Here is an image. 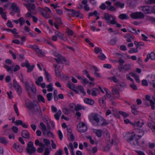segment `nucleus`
I'll return each instance as SVG.
<instances>
[{"label": "nucleus", "mask_w": 155, "mask_h": 155, "mask_svg": "<svg viewBox=\"0 0 155 155\" xmlns=\"http://www.w3.org/2000/svg\"><path fill=\"white\" fill-rule=\"evenodd\" d=\"M119 113L123 116L124 118L127 117L129 115L127 113L122 111H120L119 112Z\"/></svg>", "instance_id": "47"}, {"label": "nucleus", "mask_w": 155, "mask_h": 155, "mask_svg": "<svg viewBox=\"0 0 155 155\" xmlns=\"http://www.w3.org/2000/svg\"><path fill=\"white\" fill-rule=\"evenodd\" d=\"M25 102L27 107L29 110H31V107L33 104V102L32 103L30 100L27 99L25 100Z\"/></svg>", "instance_id": "15"}, {"label": "nucleus", "mask_w": 155, "mask_h": 155, "mask_svg": "<svg viewBox=\"0 0 155 155\" xmlns=\"http://www.w3.org/2000/svg\"><path fill=\"white\" fill-rule=\"evenodd\" d=\"M37 98L39 101H41L43 103H45V101L43 96L41 95H38L37 96Z\"/></svg>", "instance_id": "41"}, {"label": "nucleus", "mask_w": 155, "mask_h": 155, "mask_svg": "<svg viewBox=\"0 0 155 155\" xmlns=\"http://www.w3.org/2000/svg\"><path fill=\"white\" fill-rule=\"evenodd\" d=\"M31 91L34 94L36 93V90L35 85L32 84L31 87L30 88Z\"/></svg>", "instance_id": "49"}, {"label": "nucleus", "mask_w": 155, "mask_h": 155, "mask_svg": "<svg viewBox=\"0 0 155 155\" xmlns=\"http://www.w3.org/2000/svg\"><path fill=\"white\" fill-rule=\"evenodd\" d=\"M40 107L38 103L35 101H33V105L31 107V110H29V113L31 114H34L40 109Z\"/></svg>", "instance_id": "3"}, {"label": "nucleus", "mask_w": 155, "mask_h": 155, "mask_svg": "<svg viewBox=\"0 0 155 155\" xmlns=\"http://www.w3.org/2000/svg\"><path fill=\"white\" fill-rule=\"evenodd\" d=\"M26 150L27 152L29 154H32L33 153L35 152L36 151V148L33 147H30V151L29 152L28 151L27 148H26Z\"/></svg>", "instance_id": "23"}, {"label": "nucleus", "mask_w": 155, "mask_h": 155, "mask_svg": "<svg viewBox=\"0 0 155 155\" xmlns=\"http://www.w3.org/2000/svg\"><path fill=\"white\" fill-rule=\"evenodd\" d=\"M112 18V19L110 21V22L108 21H107V22L108 23H110L111 24H115L117 22L116 21V18L114 17V16Z\"/></svg>", "instance_id": "51"}, {"label": "nucleus", "mask_w": 155, "mask_h": 155, "mask_svg": "<svg viewBox=\"0 0 155 155\" xmlns=\"http://www.w3.org/2000/svg\"><path fill=\"white\" fill-rule=\"evenodd\" d=\"M94 52L96 54H98L99 52L100 53L102 52V49L98 47H95L94 49Z\"/></svg>", "instance_id": "55"}, {"label": "nucleus", "mask_w": 155, "mask_h": 155, "mask_svg": "<svg viewBox=\"0 0 155 155\" xmlns=\"http://www.w3.org/2000/svg\"><path fill=\"white\" fill-rule=\"evenodd\" d=\"M102 117L97 113H93L88 116V118L90 122L93 120L95 121L98 123L100 121V119L101 120Z\"/></svg>", "instance_id": "2"}, {"label": "nucleus", "mask_w": 155, "mask_h": 155, "mask_svg": "<svg viewBox=\"0 0 155 155\" xmlns=\"http://www.w3.org/2000/svg\"><path fill=\"white\" fill-rule=\"evenodd\" d=\"M117 41V38H114L110 41V44L112 45H114Z\"/></svg>", "instance_id": "56"}, {"label": "nucleus", "mask_w": 155, "mask_h": 155, "mask_svg": "<svg viewBox=\"0 0 155 155\" xmlns=\"http://www.w3.org/2000/svg\"><path fill=\"white\" fill-rule=\"evenodd\" d=\"M101 120L103 121V123L101 124V126L106 125L109 124V123H108L107 120L103 117L101 118Z\"/></svg>", "instance_id": "57"}, {"label": "nucleus", "mask_w": 155, "mask_h": 155, "mask_svg": "<svg viewBox=\"0 0 155 155\" xmlns=\"http://www.w3.org/2000/svg\"><path fill=\"white\" fill-rule=\"evenodd\" d=\"M104 136L106 139V142L107 145L106 148L109 150L111 146L113 144V139H112L111 141H110V136L109 133L107 130H105L104 132Z\"/></svg>", "instance_id": "1"}, {"label": "nucleus", "mask_w": 155, "mask_h": 155, "mask_svg": "<svg viewBox=\"0 0 155 155\" xmlns=\"http://www.w3.org/2000/svg\"><path fill=\"white\" fill-rule=\"evenodd\" d=\"M43 143L45 147H46V148H48L49 147H50V142L48 139H44L43 140Z\"/></svg>", "instance_id": "17"}, {"label": "nucleus", "mask_w": 155, "mask_h": 155, "mask_svg": "<svg viewBox=\"0 0 155 155\" xmlns=\"http://www.w3.org/2000/svg\"><path fill=\"white\" fill-rule=\"evenodd\" d=\"M106 99V96L105 95H104L103 97L100 98L99 100L100 105L104 108H105L106 106L105 101Z\"/></svg>", "instance_id": "12"}, {"label": "nucleus", "mask_w": 155, "mask_h": 155, "mask_svg": "<svg viewBox=\"0 0 155 155\" xmlns=\"http://www.w3.org/2000/svg\"><path fill=\"white\" fill-rule=\"evenodd\" d=\"M43 81V78L42 76L39 77L38 79L35 81L36 84L38 86H40L41 82Z\"/></svg>", "instance_id": "32"}, {"label": "nucleus", "mask_w": 155, "mask_h": 155, "mask_svg": "<svg viewBox=\"0 0 155 155\" xmlns=\"http://www.w3.org/2000/svg\"><path fill=\"white\" fill-rule=\"evenodd\" d=\"M119 18L120 19L122 20L126 19L128 18V15L125 14H120L119 16Z\"/></svg>", "instance_id": "31"}, {"label": "nucleus", "mask_w": 155, "mask_h": 155, "mask_svg": "<svg viewBox=\"0 0 155 155\" xmlns=\"http://www.w3.org/2000/svg\"><path fill=\"white\" fill-rule=\"evenodd\" d=\"M39 11L40 12V13L41 15L45 18L47 19L51 17L50 15L48 13L47 11L44 9L40 8Z\"/></svg>", "instance_id": "8"}, {"label": "nucleus", "mask_w": 155, "mask_h": 155, "mask_svg": "<svg viewBox=\"0 0 155 155\" xmlns=\"http://www.w3.org/2000/svg\"><path fill=\"white\" fill-rule=\"evenodd\" d=\"M68 137L70 141H73L74 140V137L73 134H68Z\"/></svg>", "instance_id": "39"}, {"label": "nucleus", "mask_w": 155, "mask_h": 155, "mask_svg": "<svg viewBox=\"0 0 155 155\" xmlns=\"http://www.w3.org/2000/svg\"><path fill=\"white\" fill-rule=\"evenodd\" d=\"M131 68V66L130 64H125L123 66V69L126 71H127L130 70Z\"/></svg>", "instance_id": "37"}, {"label": "nucleus", "mask_w": 155, "mask_h": 155, "mask_svg": "<svg viewBox=\"0 0 155 155\" xmlns=\"http://www.w3.org/2000/svg\"><path fill=\"white\" fill-rule=\"evenodd\" d=\"M114 5L116 7H120L121 8H123L124 7V4L123 3H121L119 1H118L114 4Z\"/></svg>", "instance_id": "20"}, {"label": "nucleus", "mask_w": 155, "mask_h": 155, "mask_svg": "<svg viewBox=\"0 0 155 155\" xmlns=\"http://www.w3.org/2000/svg\"><path fill=\"white\" fill-rule=\"evenodd\" d=\"M27 146L26 148H27L28 151L29 152L30 151V147H33V143L31 141H29L28 142L27 144Z\"/></svg>", "instance_id": "38"}, {"label": "nucleus", "mask_w": 155, "mask_h": 155, "mask_svg": "<svg viewBox=\"0 0 155 155\" xmlns=\"http://www.w3.org/2000/svg\"><path fill=\"white\" fill-rule=\"evenodd\" d=\"M84 102L86 104L90 105H93L94 104V101L89 98H85L84 100Z\"/></svg>", "instance_id": "16"}, {"label": "nucleus", "mask_w": 155, "mask_h": 155, "mask_svg": "<svg viewBox=\"0 0 155 155\" xmlns=\"http://www.w3.org/2000/svg\"><path fill=\"white\" fill-rule=\"evenodd\" d=\"M97 14H98L99 15H100V13H98L97 12L96 10H95L93 12L89 13L88 16L90 17L93 15H95V16H97L96 15Z\"/></svg>", "instance_id": "46"}, {"label": "nucleus", "mask_w": 155, "mask_h": 155, "mask_svg": "<svg viewBox=\"0 0 155 155\" xmlns=\"http://www.w3.org/2000/svg\"><path fill=\"white\" fill-rule=\"evenodd\" d=\"M43 41L44 42L49 45L50 46L54 47V45L51 43V42L49 41L48 40L44 39Z\"/></svg>", "instance_id": "54"}, {"label": "nucleus", "mask_w": 155, "mask_h": 155, "mask_svg": "<svg viewBox=\"0 0 155 155\" xmlns=\"http://www.w3.org/2000/svg\"><path fill=\"white\" fill-rule=\"evenodd\" d=\"M52 84L51 83L47 85L46 86V87L48 88L47 91H51L53 90L52 88Z\"/></svg>", "instance_id": "43"}, {"label": "nucleus", "mask_w": 155, "mask_h": 155, "mask_svg": "<svg viewBox=\"0 0 155 155\" xmlns=\"http://www.w3.org/2000/svg\"><path fill=\"white\" fill-rule=\"evenodd\" d=\"M22 137L28 139L30 137V135L28 131L26 130H23L21 133Z\"/></svg>", "instance_id": "13"}, {"label": "nucleus", "mask_w": 155, "mask_h": 155, "mask_svg": "<svg viewBox=\"0 0 155 155\" xmlns=\"http://www.w3.org/2000/svg\"><path fill=\"white\" fill-rule=\"evenodd\" d=\"M67 86L70 89L72 90H74L76 88L75 87V85L74 84H72L70 81L68 82V83L67 85Z\"/></svg>", "instance_id": "28"}, {"label": "nucleus", "mask_w": 155, "mask_h": 155, "mask_svg": "<svg viewBox=\"0 0 155 155\" xmlns=\"http://www.w3.org/2000/svg\"><path fill=\"white\" fill-rule=\"evenodd\" d=\"M13 87L17 89V92H18L19 94L21 93V89L19 85H17V86H16V87Z\"/></svg>", "instance_id": "58"}, {"label": "nucleus", "mask_w": 155, "mask_h": 155, "mask_svg": "<svg viewBox=\"0 0 155 155\" xmlns=\"http://www.w3.org/2000/svg\"><path fill=\"white\" fill-rule=\"evenodd\" d=\"M136 137V135L135 134H133L131 133H127L125 136L124 138L128 142H130L131 141L135 139Z\"/></svg>", "instance_id": "5"}, {"label": "nucleus", "mask_w": 155, "mask_h": 155, "mask_svg": "<svg viewBox=\"0 0 155 155\" xmlns=\"http://www.w3.org/2000/svg\"><path fill=\"white\" fill-rule=\"evenodd\" d=\"M148 126L152 130L153 132H155V123L150 122L148 123Z\"/></svg>", "instance_id": "19"}, {"label": "nucleus", "mask_w": 155, "mask_h": 155, "mask_svg": "<svg viewBox=\"0 0 155 155\" xmlns=\"http://www.w3.org/2000/svg\"><path fill=\"white\" fill-rule=\"evenodd\" d=\"M35 8V6L34 4L30 3L27 8L29 11L31 12V10H34Z\"/></svg>", "instance_id": "30"}, {"label": "nucleus", "mask_w": 155, "mask_h": 155, "mask_svg": "<svg viewBox=\"0 0 155 155\" xmlns=\"http://www.w3.org/2000/svg\"><path fill=\"white\" fill-rule=\"evenodd\" d=\"M113 17V16L109 15V14L107 13H105L104 15V18L107 21H110L111 18H112Z\"/></svg>", "instance_id": "25"}, {"label": "nucleus", "mask_w": 155, "mask_h": 155, "mask_svg": "<svg viewBox=\"0 0 155 155\" xmlns=\"http://www.w3.org/2000/svg\"><path fill=\"white\" fill-rule=\"evenodd\" d=\"M45 74L46 78L47 81L48 82L51 81V80H50L51 79V78L50 74L48 72H46V73H45Z\"/></svg>", "instance_id": "42"}, {"label": "nucleus", "mask_w": 155, "mask_h": 155, "mask_svg": "<svg viewBox=\"0 0 155 155\" xmlns=\"http://www.w3.org/2000/svg\"><path fill=\"white\" fill-rule=\"evenodd\" d=\"M11 8L13 12L19 13L20 10L17 5L14 2L12 3L11 5Z\"/></svg>", "instance_id": "11"}, {"label": "nucleus", "mask_w": 155, "mask_h": 155, "mask_svg": "<svg viewBox=\"0 0 155 155\" xmlns=\"http://www.w3.org/2000/svg\"><path fill=\"white\" fill-rule=\"evenodd\" d=\"M0 143L6 145L7 144L8 142L5 138L0 136Z\"/></svg>", "instance_id": "29"}, {"label": "nucleus", "mask_w": 155, "mask_h": 155, "mask_svg": "<svg viewBox=\"0 0 155 155\" xmlns=\"http://www.w3.org/2000/svg\"><path fill=\"white\" fill-rule=\"evenodd\" d=\"M13 147L19 153H21L23 151V148L18 143H15L13 145Z\"/></svg>", "instance_id": "9"}, {"label": "nucleus", "mask_w": 155, "mask_h": 155, "mask_svg": "<svg viewBox=\"0 0 155 155\" xmlns=\"http://www.w3.org/2000/svg\"><path fill=\"white\" fill-rule=\"evenodd\" d=\"M142 10L145 14H148L150 13V10L147 6H145L143 7Z\"/></svg>", "instance_id": "21"}, {"label": "nucleus", "mask_w": 155, "mask_h": 155, "mask_svg": "<svg viewBox=\"0 0 155 155\" xmlns=\"http://www.w3.org/2000/svg\"><path fill=\"white\" fill-rule=\"evenodd\" d=\"M57 23L60 25H62V21L61 19L59 17H56L55 18Z\"/></svg>", "instance_id": "61"}, {"label": "nucleus", "mask_w": 155, "mask_h": 155, "mask_svg": "<svg viewBox=\"0 0 155 155\" xmlns=\"http://www.w3.org/2000/svg\"><path fill=\"white\" fill-rule=\"evenodd\" d=\"M78 130L80 133H84L86 131L87 127L83 122L79 123L77 126Z\"/></svg>", "instance_id": "6"}, {"label": "nucleus", "mask_w": 155, "mask_h": 155, "mask_svg": "<svg viewBox=\"0 0 155 155\" xmlns=\"http://www.w3.org/2000/svg\"><path fill=\"white\" fill-rule=\"evenodd\" d=\"M130 16L135 19H142L144 18V15L140 12L132 13L131 14Z\"/></svg>", "instance_id": "4"}, {"label": "nucleus", "mask_w": 155, "mask_h": 155, "mask_svg": "<svg viewBox=\"0 0 155 155\" xmlns=\"http://www.w3.org/2000/svg\"><path fill=\"white\" fill-rule=\"evenodd\" d=\"M147 55L149 56V58L151 59H155V54L153 52H152L150 54H148Z\"/></svg>", "instance_id": "40"}, {"label": "nucleus", "mask_w": 155, "mask_h": 155, "mask_svg": "<svg viewBox=\"0 0 155 155\" xmlns=\"http://www.w3.org/2000/svg\"><path fill=\"white\" fill-rule=\"evenodd\" d=\"M63 154V151L62 150L60 149H59L58 150H57L55 153L54 155H62Z\"/></svg>", "instance_id": "64"}, {"label": "nucleus", "mask_w": 155, "mask_h": 155, "mask_svg": "<svg viewBox=\"0 0 155 155\" xmlns=\"http://www.w3.org/2000/svg\"><path fill=\"white\" fill-rule=\"evenodd\" d=\"M28 67H27L28 68L27 72H31L32 70H33L35 65H33L32 66H31L30 64L29 66H28Z\"/></svg>", "instance_id": "48"}, {"label": "nucleus", "mask_w": 155, "mask_h": 155, "mask_svg": "<svg viewBox=\"0 0 155 155\" xmlns=\"http://www.w3.org/2000/svg\"><path fill=\"white\" fill-rule=\"evenodd\" d=\"M61 114V112L60 110H59L58 113L54 115V117L55 118L58 120L59 119L60 115Z\"/></svg>", "instance_id": "36"}, {"label": "nucleus", "mask_w": 155, "mask_h": 155, "mask_svg": "<svg viewBox=\"0 0 155 155\" xmlns=\"http://www.w3.org/2000/svg\"><path fill=\"white\" fill-rule=\"evenodd\" d=\"M75 109L76 111H78V110L81 109L84 110L85 109V107L80 104H78L77 106L75 107Z\"/></svg>", "instance_id": "35"}, {"label": "nucleus", "mask_w": 155, "mask_h": 155, "mask_svg": "<svg viewBox=\"0 0 155 155\" xmlns=\"http://www.w3.org/2000/svg\"><path fill=\"white\" fill-rule=\"evenodd\" d=\"M36 50L38 54H40L41 55H44V52L42 51V50L40 49L38 47L36 48Z\"/></svg>", "instance_id": "50"}, {"label": "nucleus", "mask_w": 155, "mask_h": 155, "mask_svg": "<svg viewBox=\"0 0 155 155\" xmlns=\"http://www.w3.org/2000/svg\"><path fill=\"white\" fill-rule=\"evenodd\" d=\"M70 110H68L67 108H63V112L66 114H69L70 113Z\"/></svg>", "instance_id": "63"}, {"label": "nucleus", "mask_w": 155, "mask_h": 155, "mask_svg": "<svg viewBox=\"0 0 155 155\" xmlns=\"http://www.w3.org/2000/svg\"><path fill=\"white\" fill-rule=\"evenodd\" d=\"M132 113L135 115L138 114V111L137 110V109L134 105H133L131 106Z\"/></svg>", "instance_id": "24"}, {"label": "nucleus", "mask_w": 155, "mask_h": 155, "mask_svg": "<svg viewBox=\"0 0 155 155\" xmlns=\"http://www.w3.org/2000/svg\"><path fill=\"white\" fill-rule=\"evenodd\" d=\"M93 132L95 133L96 136L98 137H101L102 136V131L101 130H95Z\"/></svg>", "instance_id": "22"}, {"label": "nucleus", "mask_w": 155, "mask_h": 155, "mask_svg": "<svg viewBox=\"0 0 155 155\" xmlns=\"http://www.w3.org/2000/svg\"><path fill=\"white\" fill-rule=\"evenodd\" d=\"M98 58L101 60H104L106 58L104 54L101 52L99 54L98 56Z\"/></svg>", "instance_id": "33"}, {"label": "nucleus", "mask_w": 155, "mask_h": 155, "mask_svg": "<svg viewBox=\"0 0 155 155\" xmlns=\"http://www.w3.org/2000/svg\"><path fill=\"white\" fill-rule=\"evenodd\" d=\"M57 58H54V59L58 64L62 63V61L66 62L67 60L65 57L58 54L56 56Z\"/></svg>", "instance_id": "7"}, {"label": "nucleus", "mask_w": 155, "mask_h": 155, "mask_svg": "<svg viewBox=\"0 0 155 155\" xmlns=\"http://www.w3.org/2000/svg\"><path fill=\"white\" fill-rule=\"evenodd\" d=\"M4 67L9 72L11 73H12V68H11V66H9L6 64H5Z\"/></svg>", "instance_id": "34"}, {"label": "nucleus", "mask_w": 155, "mask_h": 155, "mask_svg": "<svg viewBox=\"0 0 155 155\" xmlns=\"http://www.w3.org/2000/svg\"><path fill=\"white\" fill-rule=\"evenodd\" d=\"M107 9L110 11H115L116 10V8L110 5L109 6L107 7Z\"/></svg>", "instance_id": "59"}, {"label": "nucleus", "mask_w": 155, "mask_h": 155, "mask_svg": "<svg viewBox=\"0 0 155 155\" xmlns=\"http://www.w3.org/2000/svg\"><path fill=\"white\" fill-rule=\"evenodd\" d=\"M108 78L110 80L113 81L115 83H117L120 82V80L115 76L109 77Z\"/></svg>", "instance_id": "26"}, {"label": "nucleus", "mask_w": 155, "mask_h": 155, "mask_svg": "<svg viewBox=\"0 0 155 155\" xmlns=\"http://www.w3.org/2000/svg\"><path fill=\"white\" fill-rule=\"evenodd\" d=\"M140 139V138H137L136 136V137L135 138V140L133 143V144L134 145L137 144V145L140 146H143L144 144V142L143 141L139 140Z\"/></svg>", "instance_id": "10"}, {"label": "nucleus", "mask_w": 155, "mask_h": 155, "mask_svg": "<svg viewBox=\"0 0 155 155\" xmlns=\"http://www.w3.org/2000/svg\"><path fill=\"white\" fill-rule=\"evenodd\" d=\"M92 92L91 93V94L93 96H97V94L99 93V91L98 89L96 88H93L92 89Z\"/></svg>", "instance_id": "18"}, {"label": "nucleus", "mask_w": 155, "mask_h": 155, "mask_svg": "<svg viewBox=\"0 0 155 155\" xmlns=\"http://www.w3.org/2000/svg\"><path fill=\"white\" fill-rule=\"evenodd\" d=\"M148 81L152 84L153 87L155 88V76L153 75L150 77L148 78Z\"/></svg>", "instance_id": "14"}, {"label": "nucleus", "mask_w": 155, "mask_h": 155, "mask_svg": "<svg viewBox=\"0 0 155 155\" xmlns=\"http://www.w3.org/2000/svg\"><path fill=\"white\" fill-rule=\"evenodd\" d=\"M113 92L114 93L113 94H118V96L117 97L118 98H120V94L118 90L116 88H113L112 89Z\"/></svg>", "instance_id": "44"}, {"label": "nucleus", "mask_w": 155, "mask_h": 155, "mask_svg": "<svg viewBox=\"0 0 155 155\" xmlns=\"http://www.w3.org/2000/svg\"><path fill=\"white\" fill-rule=\"evenodd\" d=\"M77 88L80 91H81L82 93L84 95L85 94V92L84 90V87H83L81 85H78L77 87Z\"/></svg>", "instance_id": "45"}, {"label": "nucleus", "mask_w": 155, "mask_h": 155, "mask_svg": "<svg viewBox=\"0 0 155 155\" xmlns=\"http://www.w3.org/2000/svg\"><path fill=\"white\" fill-rule=\"evenodd\" d=\"M138 52V50L137 49L134 48H131L129 51V53L130 54H131L133 52L136 53Z\"/></svg>", "instance_id": "53"}, {"label": "nucleus", "mask_w": 155, "mask_h": 155, "mask_svg": "<svg viewBox=\"0 0 155 155\" xmlns=\"http://www.w3.org/2000/svg\"><path fill=\"white\" fill-rule=\"evenodd\" d=\"M14 109L15 110V111L16 113L17 114V116H19V114L18 111V107H17L16 104H14Z\"/></svg>", "instance_id": "60"}, {"label": "nucleus", "mask_w": 155, "mask_h": 155, "mask_svg": "<svg viewBox=\"0 0 155 155\" xmlns=\"http://www.w3.org/2000/svg\"><path fill=\"white\" fill-rule=\"evenodd\" d=\"M104 90L106 93V95L107 97L110 98L111 97V95L110 94V92L109 91L106 89H105Z\"/></svg>", "instance_id": "62"}, {"label": "nucleus", "mask_w": 155, "mask_h": 155, "mask_svg": "<svg viewBox=\"0 0 155 155\" xmlns=\"http://www.w3.org/2000/svg\"><path fill=\"white\" fill-rule=\"evenodd\" d=\"M138 132L139 133H140V134L137 135V136H138L139 138H140L141 137H142L143 135L144 134V131L143 130H140L138 131Z\"/></svg>", "instance_id": "52"}, {"label": "nucleus", "mask_w": 155, "mask_h": 155, "mask_svg": "<svg viewBox=\"0 0 155 155\" xmlns=\"http://www.w3.org/2000/svg\"><path fill=\"white\" fill-rule=\"evenodd\" d=\"M72 12L71 15L73 17H78L79 16V14H80V12L79 11H76L75 10H72Z\"/></svg>", "instance_id": "27"}]
</instances>
